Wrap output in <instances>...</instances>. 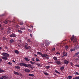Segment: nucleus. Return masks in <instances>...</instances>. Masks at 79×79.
Returning <instances> with one entry per match:
<instances>
[{
    "instance_id": "nucleus-1",
    "label": "nucleus",
    "mask_w": 79,
    "mask_h": 79,
    "mask_svg": "<svg viewBox=\"0 0 79 79\" xmlns=\"http://www.w3.org/2000/svg\"><path fill=\"white\" fill-rule=\"evenodd\" d=\"M1 55L2 56H4L2 57V59L4 60L5 61L7 60V57H9L10 55L9 54L6 53V52H3L1 53Z\"/></svg>"
},
{
    "instance_id": "nucleus-2",
    "label": "nucleus",
    "mask_w": 79,
    "mask_h": 79,
    "mask_svg": "<svg viewBox=\"0 0 79 79\" xmlns=\"http://www.w3.org/2000/svg\"><path fill=\"white\" fill-rule=\"evenodd\" d=\"M20 66H25V67H26L27 68L28 67H30L31 68H35V67H32V65L31 64H26L25 63H21L19 64Z\"/></svg>"
},
{
    "instance_id": "nucleus-3",
    "label": "nucleus",
    "mask_w": 79,
    "mask_h": 79,
    "mask_svg": "<svg viewBox=\"0 0 79 79\" xmlns=\"http://www.w3.org/2000/svg\"><path fill=\"white\" fill-rule=\"evenodd\" d=\"M24 48H25V49H26V50H28V49L29 50L31 48V46H28V44H27V43H25V44Z\"/></svg>"
},
{
    "instance_id": "nucleus-4",
    "label": "nucleus",
    "mask_w": 79,
    "mask_h": 79,
    "mask_svg": "<svg viewBox=\"0 0 79 79\" xmlns=\"http://www.w3.org/2000/svg\"><path fill=\"white\" fill-rule=\"evenodd\" d=\"M71 41H73L74 40L73 42H77V39L75 37H74V35H73L71 38Z\"/></svg>"
},
{
    "instance_id": "nucleus-5",
    "label": "nucleus",
    "mask_w": 79,
    "mask_h": 79,
    "mask_svg": "<svg viewBox=\"0 0 79 79\" xmlns=\"http://www.w3.org/2000/svg\"><path fill=\"white\" fill-rule=\"evenodd\" d=\"M44 44L46 46H48L50 45V43H49V42H48V41L47 40H46L45 41Z\"/></svg>"
},
{
    "instance_id": "nucleus-6",
    "label": "nucleus",
    "mask_w": 79,
    "mask_h": 79,
    "mask_svg": "<svg viewBox=\"0 0 79 79\" xmlns=\"http://www.w3.org/2000/svg\"><path fill=\"white\" fill-rule=\"evenodd\" d=\"M41 56L43 58H45V57H46V56H48L47 55V54L46 53H44V54H42Z\"/></svg>"
},
{
    "instance_id": "nucleus-7",
    "label": "nucleus",
    "mask_w": 79,
    "mask_h": 79,
    "mask_svg": "<svg viewBox=\"0 0 79 79\" xmlns=\"http://www.w3.org/2000/svg\"><path fill=\"white\" fill-rule=\"evenodd\" d=\"M10 37H16V34H13L10 35Z\"/></svg>"
},
{
    "instance_id": "nucleus-8",
    "label": "nucleus",
    "mask_w": 79,
    "mask_h": 79,
    "mask_svg": "<svg viewBox=\"0 0 79 79\" xmlns=\"http://www.w3.org/2000/svg\"><path fill=\"white\" fill-rule=\"evenodd\" d=\"M62 54L64 56H66L68 55V52L66 53V52L64 51L62 52Z\"/></svg>"
},
{
    "instance_id": "nucleus-9",
    "label": "nucleus",
    "mask_w": 79,
    "mask_h": 79,
    "mask_svg": "<svg viewBox=\"0 0 79 79\" xmlns=\"http://www.w3.org/2000/svg\"><path fill=\"white\" fill-rule=\"evenodd\" d=\"M24 71L26 73H30L31 72V70L29 69H24Z\"/></svg>"
},
{
    "instance_id": "nucleus-10",
    "label": "nucleus",
    "mask_w": 79,
    "mask_h": 79,
    "mask_svg": "<svg viewBox=\"0 0 79 79\" xmlns=\"http://www.w3.org/2000/svg\"><path fill=\"white\" fill-rule=\"evenodd\" d=\"M15 69H20V67L18 66H15Z\"/></svg>"
},
{
    "instance_id": "nucleus-11",
    "label": "nucleus",
    "mask_w": 79,
    "mask_h": 79,
    "mask_svg": "<svg viewBox=\"0 0 79 79\" xmlns=\"http://www.w3.org/2000/svg\"><path fill=\"white\" fill-rule=\"evenodd\" d=\"M56 63L57 64H58L59 65H60L61 64V61L60 60H57Z\"/></svg>"
},
{
    "instance_id": "nucleus-12",
    "label": "nucleus",
    "mask_w": 79,
    "mask_h": 79,
    "mask_svg": "<svg viewBox=\"0 0 79 79\" xmlns=\"http://www.w3.org/2000/svg\"><path fill=\"white\" fill-rule=\"evenodd\" d=\"M64 63L65 64H68V63H69V61L66 60H64Z\"/></svg>"
},
{
    "instance_id": "nucleus-13",
    "label": "nucleus",
    "mask_w": 79,
    "mask_h": 79,
    "mask_svg": "<svg viewBox=\"0 0 79 79\" xmlns=\"http://www.w3.org/2000/svg\"><path fill=\"white\" fill-rule=\"evenodd\" d=\"M14 74H15L16 75H19V73H18V72H17L16 71H14Z\"/></svg>"
},
{
    "instance_id": "nucleus-14",
    "label": "nucleus",
    "mask_w": 79,
    "mask_h": 79,
    "mask_svg": "<svg viewBox=\"0 0 79 79\" xmlns=\"http://www.w3.org/2000/svg\"><path fill=\"white\" fill-rule=\"evenodd\" d=\"M15 52L17 54H19V51L18 50H15Z\"/></svg>"
},
{
    "instance_id": "nucleus-15",
    "label": "nucleus",
    "mask_w": 79,
    "mask_h": 79,
    "mask_svg": "<svg viewBox=\"0 0 79 79\" xmlns=\"http://www.w3.org/2000/svg\"><path fill=\"white\" fill-rule=\"evenodd\" d=\"M64 66H63L60 68V69L61 70V71H63V70L64 69Z\"/></svg>"
},
{
    "instance_id": "nucleus-16",
    "label": "nucleus",
    "mask_w": 79,
    "mask_h": 79,
    "mask_svg": "<svg viewBox=\"0 0 79 79\" xmlns=\"http://www.w3.org/2000/svg\"><path fill=\"white\" fill-rule=\"evenodd\" d=\"M72 78H73V77H72V76H69L68 77L67 79H72Z\"/></svg>"
},
{
    "instance_id": "nucleus-17",
    "label": "nucleus",
    "mask_w": 79,
    "mask_h": 79,
    "mask_svg": "<svg viewBox=\"0 0 79 79\" xmlns=\"http://www.w3.org/2000/svg\"><path fill=\"white\" fill-rule=\"evenodd\" d=\"M53 59H54V60H55V61H57V57H54L53 58Z\"/></svg>"
},
{
    "instance_id": "nucleus-18",
    "label": "nucleus",
    "mask_w": 79,
    "mask_h": 79,
    "mask_svg": "<svg viewBox=\"0 0 79 79\" xmlns=\"http://www.w3.org/2000/svg\"><path fill=\"white\" fill-rule=\"evenodd\" d=\"M24 60H26V61H29V60L28 59V58L27 57H25L24 58Z\"/></svg>"
},
{
    "instance_id": "nucleus-19",
    "label": "nucleus",
    "mask_w": 79,
    "mask_h": 79,
    "mask_svg": "<svg viewBox=\"0 0 79 79\" xmlns=\"http://www.w3.org/2000/svg\"><path fill=\"white\" fill-rule=\"evenodd\" d=\"M20 29H21V30H26V28H25L24 27H23L20 28Z\"/></svg>"
},
{
    "instance_id": "nucleus-20",
    "label": "nucleus",
    "mask_w": 79,
    "mask_h": 79,
    "mask_svg": "<svg viewBox=\"0 0 79 79\" xmlns=\"http://www.w3.org/2000/svg\"><path fill=\"white\" fill-rule=\"evenodd\" d=\"M18 31L19 34H22V31L20 30H18Z\"/></svg>"
},
{
    "instance_id": "nucleus-21",
    "label": "nucleus",
    "mask_w": 79,
    "mask_h": 79,
    "mask_svg": "<svg viewBox=\"0 0 79 79\" xmlns=\"http://www.w3.org/2000/svg\"><path fill=\"white\" fill-rule=\"evenodd\" d=\"M29 76H31V77H34V75L33 74H29Z\"/></svg>"
},
{
    "instance_id": "nucleus-22",
    "label": "nucleus",
    "mask_w": 79,
    "mask_h": 79,
    "mask_svg": "<svg viewBox=\"0 0 79 79\" xmlns=\"http://www.w3.org/2000/svg\"><path fill=\"white\" fill-rule=\"evenodd\" d=\"M4 78L5 79H8V77L6 76H4Z\"/></svg>"
},
{
    "instance_id": "nucleus-23",
    "label": "nucleus",
    "mask_w": 79,
    "mask_h": 79,
    "mask_svg": "<svg viewBox=\"0 0 79 79\" xmlns=\"http://www.w3.org/2000/svg\"><path fill=\"white\" fill-rule=\"evenodd\" d=\"M37 54H39V55H40L41 56H42V53L40 52H37Z\"/></svg>"
},
{
    "instance_id": "nucleus-24",
    "label": "nucleus",
    "mask_w": 79,
    "mask_h": 79,
    "mask_svg": "<svg viewBox=\"0 0 79 79\" xmlns=\"http://www.w3.org/2000/svg\"><path fill=\"white\" fill-rule=\"evenodd\" d=\"M11 29H12L11 27H8V28L7 29V30H8V31H9V30H11Z\"/></svg>"
},
{
    "instance_id": "nucleus-25",
    "label": "nucleus",
    "mask_w": 79,
    "mask_h": 79,
    "mask_svg": "<svg viewBox=\"0 0 79 79\" xmlns=\"http://www.w3.org/2000/svg\"><path fill=\"white\" fill-rule=\"evenodd\" d=\"M4 70H3L2 69H0V73H4Z\"/></svg>"
},
{
    "instance_id": "nucleus-26",
    "label": "nucleus",
    "mask_w": 79,
    "mask_h": 79,
    "mask_svg": "<svg viewBox=\"0 0 79 79\" xmlns=\"http://www.w3.org/2000/svg\"><path fill=\"white\" fill-rule=\"evenodd\" d=\"M50 66H46V69H50Z\"/></svg>"
},
{
    "instance_id": "nucleus-27",
    "label": "nucleus",
    "mask_w": 79,
    "mask_h": 79,
    "mask_svg": "<svg viewBox=\"0 0 79 79\" xmlns=\"http://www.w3.org/2000/svg\"><path fill=\"white\" fill-rule=\"evenodd\" d=\"M70 51L71 52H72L73 51H75V49H71L70 50Z\"/></svg>"
},
{
    "instance_id": "nucleus-28",
    "label": "nucleus",
    "mask_w": 79,
    "mask_h": 79,
    "mask_svg": "<svg viewBox=\"0 0 79 79\" xmlns=\"http://www.w3.org/2000/svg\"><path fill=\"white\" fill-rule=\"evenodd\" d=\"M27 41L28 42H29V43H30V42H31V39H28L27 40Z\"/></svg>"
},
{
    "instance_id": "nucleus-29",
    "label": "nucleus",
    "mask_w": 79,
    "mask_h": 79,
    "mask_svg": "<svg viewBox=\"0 0 79 79\" xmlns=\"http://www.w3.org/2000/svg\"><path fill=\"white\" fill-rule=\"evenodd\" d=\"M44 73V74H45V75H46V76H48V73H47L44 72V73Z\"/></svg>"
},
{
    "instance_id": "nucleus-30",
    "label": "nucleus",
    "mask_w": 79,
    "mask_h": 79,
    "mask_svg": "<svg viewBox=\"0 0 79 79\" xmlns=\"http://www.w3.org/2000/svg\"><path fill=\"white\" fill-rule=\"evenodd\" d=\"M55 72L56 73H57V74H60V73L57 70H55Z\"/></svg>"
},
{
    "instance_id": "nucleus-31",
    "label": "nucleus",
    "mask_w": 79,
    "mask_h": 79,
    "mask_svg": "<svg viewBox=\"0 0 79 79\" xmlns=\"http://www.w3.org/2000/svg\"><path fill=\"white\" fill-rule=\"evenodd\" d=\"M7 34H10L11 33V31L9 30H7Z\"/></svg>"
},
{
    "instance_id": "nucleus-32",
    "label": "nucleus",
    "mask_w": 79,
    "mask_h": 79,
    "mask_svg": "<svg viewBox=\"0 0 79 79\" xmlns=\"http://www.w3.org/2000/svg\"><path fill=\"white\" fill-rule=\"evenodd\" d=\"M10 41L11 43H13V42H14V40L13 39H11L10 40Z\"/></svg>"
},
{
    "instance_id": "nucleus-33",
    "label": "nucleus",
    "mask_w": 79,
    "mask_h": 79,
    "mask_svg": "<svg viewBox=\"0 0 79 79\" xmlns=\"http://www.w3.org/2000/svg\"><path fill=\"white\" fill-rule=\"evenodd\" d=\"M68 48H69L68 47V46H65V50H67L68 49Z\"/></svg>"
},
{
    "instance_id": "nucleus-34",
    "label": "nucleus",
    "mask_w": 79,
    "mask_h": 79,
    "mask_svg": "<svg viewBox=\"0 0 79 79\" xmlns=\"http://www.w3.org/2000/svg\"><path fill=\"white\" fill-rule=\"evenodd\" d=\"M36 60L37 61H40V60L38 58H36Z\"/></svg>"
},
{
    "instance_id": "nucleus-35",
    "label": "nucleus",
    "mask_w": 79,
    "mask_h": 79,
    "mask_svg": "<svg viewBox=\"0 0 79 79\" xmlns=\"http://www.w3.org/2000/svg\"><path fill=\"white\" fill-rule=\"evenodd\" d=\"M4 23H5V24H7V23H8V21L5 20L4 21Z\"/></svg>"
},
{
    "instance_id": "nucleus-36",
    "label": "nucleus",
    "mask_w": 79,
    "mask_h": 79,
    "mask_svg": "<svg viewBox=\"0 0 79 79\" xmlns=\"http://www.w3.org/2000/svg\"><path fill=\"white\" fill-rule=\"evenodd\" d=\"M74 48V50H77V46H76V47H75Z\"/></svg>"
},
{
    "instance_id": "nucleus-37",
    "label": "nucleus",
    "mask_w": 79,
    "mask_h": 79,
    "mask_svg": "<svg viewBox=\"0 0 79 79\" xmlns=\"http://www.w3.org/2000/svg\"><path fill=\"white\" fill-rule=\"evenodd\" d=\"M2 39L3 40H6V38H5V37H3Z\"/></svg>"
},
{
    "instance_id": "nucleus-38",
    "label": "nucleus",
    "mask_w": 79,
    "mask_h": 79,
    "mask_svg": "<svg viewBox=\"0 0 79 79\" xmlns=\"http://www.w3.org/2000/svg\"><path fill=\"white\" fill-rule=\"evenodd\" d=\"M75 54L76 55H79V52H77V53H75Z\"/></svg>"
},
{
    "instance_id": "nucleus-39",
    "label": "nucleus",
    "mask_w": 79,
    "mask_h": 79,
    "mask_svg": "<svg viewBox=\"0 0 79 79\" xmlns=\"http://www.w3.org/2000/svg\"><path fill=\"white\" fill-rule=\"evenodd\" d=\"M55 48L54 47L53 48L52 50V51H55Z\"/></svg>"
},
{
    "instance_id": "nucleus-40",
    "label": "nucleus",
    "mask_w": 79,
    "mask_h": 79,
    "mask_svg": "<svg viewBox=\"0 0 79 79\" xmlns=\"http://www.w3.org/2000/svg\"><path fill=\"white\" fill-rule=\"evenodd\" d=\"M4 76H2V77H1V79H4Z\"/></svg>"
},
{
    "instance_id": "nucleus-41",
    "label": "nucleus",
    "mask_w": 79,
    "mask_h": 79,
    "mask_svg": "<svg viewBox=\"0 0 79 79\" xmlns=\"http://www.w3.org/2000/svg\"><path fill=\"white\" fill-rule=\"evenodd\" d=\"M36 64L37 66H40V64L36 63Z\"/></svg>"
},
{
    "instance_id": "nucleus-42",
    "label": "nucleus",
    "mask_w": 79,
    "mask_h": 79,
    "mask_svg": "<svg viewBox=\"0 0 79 79\" xmlns=\"http://www.w3.org/2000/svg\"><path fill=\"white\" fill-rule=\"evenodd\" d=\"M75 74H76V76H77V75H79V73H78L77 72H76L75 73Z\"/></svg>"
},
{
    "instance_id": "nucleus-43",
    "label": "nucleus",
    "mask_w": 79,
    "mask_h": 79,
    "mask_svg": "<svg viewBox=\"0 0 79 79\" xmlns=\"http://www.w3.org/2000/svg\"><path fill=\"white\" fill-rule=\"evenodd\" d=\"M70 64L71 66H73L74 65V64H73V62H71Z\"/></svg>"
},
{
    "instance_id": "nucleus-44",
    "label": "nucleus",
    "mask_w": 79,
    "mask_h": 79,
    "mask_svg": "<svg viewBox=\"0 0 79 79\" xmlns=\"http://www.w3.org/2000/svg\"><path fill=\"white\" fill-rule=\"evenodd\" d=\"M31 60L32 61H35V60L34 59V58H32L31 59Z\"/></svg>"
},
{
    "instance_id": "nucleus-45",
    "label": "nucleus",
    "mask_w": 79,
    "mask_h": 79,
    "mask_svg": "<svg viewBox=\"0 0 79 79\" xmlns=\"http://www.w3.org/2000/svg\"><path fill=\"white\" fill-rule=\"evenodd\" d=\"M8 64H10V65H11L12 64V63L10 62H9L8 63Z\"/></svg>"
},
{
    "instance_id": "nucleus-46",
    "label": "nucleus",
    "mask_w": 79,
    "mask_h": 79,
    "mask_svg": "<svg viewBox=\"0 0 79 79\" xmlns=\"http://www.w3.org/2000/svg\"><path fill=\"white\" fill-rule=\"evenodd\" d=\"M60 53L58 52H57L56 53V55H60Z\"/></svg>"
},
{
    "instance_id": "nucleus-47",
    "label": "nucleus",
    "mask_w": 79,
    "mask_h": 79,
    "mask_svg": "<svg viewBox=\"0 0 79 79\" xmlns=\"http://www.w3.org/2000/svg\"><path fill=\"white\" fill-rule=\"evenodd\" d=\"M75 66H76V67H79V64H76Z\"/></svg>"
},
{
    "instance_id": "nucleus-48",
    "label": "nucleus",
    "mask_w": 79,
    "mask_h": 79,
    "mask_svg": "<svg viewBox=\"0 0 79 79\" xmlns=\"http://www.w3.org/2000/svg\"><path fill=\"white\" fill-rule=\"evenodd\" d=\"M5 48H6V50H8V47L5 46Z\"/></svg>"
},
{
    "instance_id": "nucleus-49",
    "label": "nucleus",
    "mask_w": 79,
    "mask_h": 79,
    "mask_svg": "<svg viewBox=\"0 0 79 79\" xmlns=\"http://www.w3.org/2000/svg\"><path fill=\"white\" fill-rule=\"evenodd\" d=\"M73 79H77V77L73 78Z\"/></svg>"
},
{
    "instance_id": "nucleus-50",
    "label": "nucleus",
    "mask_w": 79,
    "mask_h": 79,
    "mask_svg": "<svg viewBox=\"0 0 79 79\" xmlns=\"http://www.w3.org/2000/svg\"><path fill=\"white\" fill-rule=\"evenodd\" d=\"M28 31H29V32H32V31L31 30H30V29H28Z\"/></svg>"
},
{
    "instance_id": "nucleus-51",
    "label": "nucleus",
    "mask_w": 79,
    "mask_h": 79,
    "mask_svg": "<svg viewBox=\"0 0 79 79\" xmlns=\"http://www.w3.org/2000/svg\"><path fill=\"white\" fill-rule=\"evenodd\" d=\"M45 58H46V59H48H48H49V57H45Z\"/></svg>"
},
{
    "instance_id": "nucleus-52",
    "label": "nucleus",
    "mask_w": 79,
    "mask_h": 79,
    "mask_svg": "<svg viewBox=\"0 0 79 79\" xmlns=\"http://www.w3.org/2000/svg\"><path fill=\"white\" fill-rule=\"evenodd\" d=\"M34 55L35 56H37V54H34Z\"/></svg>"
},
{
    "instance_id": "nucleus-53",
    "label": "nucleus",
    "mask_w": 79,
    "mask_h": 79,
    "mask_svg": "<svg viewBox=\"0 0 79 79\" xmlns=\"http://www.w3.org/2000/svg\"><path fill=\"white\" fill-rule=\"evenodd\" d=\"M2 59H0V62H2Z\"/></svg>"
},
{
    "instance_id": "nucleus-54",
    "label": "nucleus",
    "mask_w": 79,
    "mask_h": 79,
    "mask_svg": "<svg viewBox=\"0 0 79 79\" xmlns=\"http://www.w3.org/2000/svg\"><path fill=\"white\" fill-rule=\"evenodd\" d=\"M30 35L31 37H32V36H33L32 34H30Z\"/></svg>"
},
{
    "instance_id": "nucleus-55",
    "label": "nucleus",
    "mask_w": 79,
    "mask_h": 79,
    "mask_svg": "<svg viewBox=\"0 0 79 79\" xmlns=\"http://www.w3.org/2000/svg\"><path fill=\"white\" fill-rule=\"evenodd\" d=\"M12 61L14 62V63H16V61H15V60H12Z\"/></svg>"
},
{
    "instance_id": "nucleus-56",
    "label": "nucleus",
    "mask_w": 79,
    "mask_h": 79,
    "mask_svg": "<svg viewBox=\"0 0 79 79\" xmlns=\"http://www.w3.org/2000/svg\"><path fill=\"white\" fill-rule=\"evenodd\" d=\"M33 62H32V61H30V63H31V64H32Z\"/></svg>"
},
{
    "instance_id": "nucleus-57",
    "label": "nucleus",
    "mask_w": 79,
    "mask_h": 79,
    "mask_svg": "<svg viewBox=\"0 0 79 79\" xmlns=\"http://www.w3.org/2000/svg\"><path fill=\"white\" fill-rule=\"evenodd\" d=\"M41 45L42 46H43V45H44V43H42V44H41Z\"/></svg>"
},
{
    "instance_id": "nucleus-58",
    "label": "nucleus",
    "mask_w": 79,
    "mask_h": 79,
    "mask_svg": "<svg viewBox=\"0 0 79 79\" xmlns=\"http://www.w3.org/2000/svg\"><path fill=\"white\" fill-rule=\"evenodd\" d=\"M78 60H79V59L77 58V59H75L76 61H77Z\"/></svg>"
},
{
    "instance_id": "nucleus-59",
    "label": "nucleus",
    "mask_w": 79,
    "mask_h": 79,
    "mask_svg": "<svg viewBox=\"0 0 79 79\" xmlns=\"http://www.w3.org/2000/svg\"><path fill=\"white\" fill-rule=\"evenodd\" d=\"M48 63L49 64H50V63H52V62H48Z\"/></svg>"
},
{
    "instance_id": "nucleus-60",
    "label": "nucleus",
    "mask_w": 79,
    "mask_h": 79,
    "mask_svg": "<svg viewBox=\"0 0 79 79\" xmlns=\"http://www.w3.org/2000/svg\"><path fill=\"white\" fill-rule=\"evenodd\" d=\"M23 23H20V25H23Z\"/></svg>"
},
{
    "instance_id": "nucleus-61",
    "label": "nucleus",
    "mask_w": 79,
    "mask_h": 79,
    "mask_svg": "<svg viewBox=\"0 0 79 79\" xmlns=\"http://www.w3.org/2000/svg\"><path fill=\"white\" fill-rule=\"evenodd\" d=\"M0 50H2V48L1 47H0Z\"/></svg>"
},
{
    "instance_id": "nucleus-62",
    "label": "nucleus",
    "mask_w": 79,
    "mask_h": 79,
    "mask_svg": "<svg viewBox=\"0 0 79 79\" xmlns=\"http://www.w3.org/2000/svg\"><path fill=\"white\" fill-rule=\"evenodd\" d=\"M35 62H33L32 64H35Z\"/></svg>"
},
{
    "instance_id": "nucleus-63",
    "label": "nucleus",
    "mask_w": 79,
    "mask_h": 79,
    "mask_svg": "<svg viewBox=\"0 0 79 79\" xmlns=\"http://www.w3.org/2000/svg\"><path fill=\"white\" fill-rule=\"evenodd\" d=\"M77 79H79V76L77 77Z\"/></svg>"
},
{
    "instance_id": "nucleus-64",
    "label": "nucleus",
    "mask_w": 79,
    "mask_h": 79,
    "mask_svg": "<svg viewBox=\"0 0 79 79\" xmlns=\"http://www.w3.org/2000/svg\"><path fill=\"white\" fill-rule=\"evenodd\" d=\"M77 57L78 58H79V55H78V56H77Z\"/></svg>"
}]
</instances>
